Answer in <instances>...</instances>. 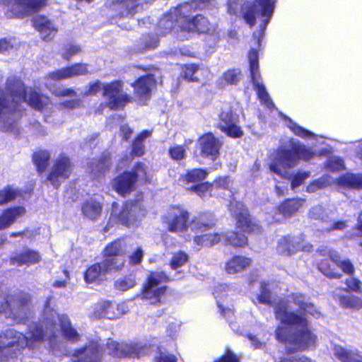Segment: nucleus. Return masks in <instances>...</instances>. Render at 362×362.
<instances>
[{"mask_svg": "<svg viewBox=\"0 0 362 362\" xmlns=\"http://www.w3.org/2000/svg\"><path fill=\"white\" fill-rule=\"evenodd\" d=\"M32 303L30 293L20 291L12 294H5L0 302V313L10 316L14 313H22L28 310Z\"/></svg>", "mask_w": 362, "mask_h": 362, "instance_id": "nucleus-16", "label": "nucleus"}, {"mask_svg": "<svg viewBox=\"0 0 362 362\" xmlns=\"http://www.w3.org/2000/svg\"><path fill=\"white\" fill-rule=\"evenodd\" d=\"M340 304L346 308H362V300L354 296H340L339 297Z\"/></svg>", "mask_w": 362, "mask_h": 362, "instance_id": "nucleus-52", "label": "nucleus"}, {"mask_svg": "<svg viewBox=\"0 0 362 362\" xmlns=\"http://www.w3.org/2000/svg\"><path fill=\"white\" fill-rule=\"evenodd\" d=\"M333 354L340 362H362V354L357 349H349L335 345L333 347Z\"/></svg>", "mask_w": 362, "mask_h": 362, "instance_id": "nucleus-33", "label": "nucleus"}, {"mask_svg": "<svg viewBox=\"0 0 362 362\" xmlns=\"http://www.w3.org/2000/svg\"><path fill=\"white\" fill-rule=\"evenodd\" d=\"M105 346L108 354L114 358H139V349L133 344L119 343L108 339Z\"/></svg>", "mask_w": 362, "mask_h": 362, "instance_id": "nucleus-24", "label": "nucleus"}, {"mask_svg": "<svg viewBox=\"0 0 362 362\" xmlns=\"http://www.w3.org/2000/svg\"><path fill=\"white\" fill-rule=\"evenodd\" d=\"M222 239L226 246L235 249L243 248L248 245V238L244 233L230 230L222 233Z\"/></svg>", "mask_w": 362, "mask_h": 362, "instance_id": "nucleus-32", "label": "nucleus"}, {"mask_svg": "<svg viewBox=\"0 0 362 362\" xmlns=\"http://www.w3.org/2000/svg\"><path fill=\"white\" fill-rule=\"evenodd\" d=\"M178 5L164 13L158 23L160 35L170 33L177 25L180 29L181 19L178 15Z\"/></svg>", "mask_w": 362, "mask_h": 362, "instance_id": "nucleus-25", "label": "nucleus"}, {"mask_svg": "<svg viewBox=\"0 0 362 362\" xmlns=\"http://www.w3.org/2000/svg\"><path fill=\"white\" fill-rule=\"evenodd\" d=\"M150 131L144 129L141 131L133 139L131 145L130 155L134 157H141L145 153V139L151 136Z\"/></svg>", "mask_w": 362, "mask_h": 362, "instance_id": "nucleus-36", "label": "nucleus"}, {"mask_svg": "<svg viewBox=\"0 0 362 362\" xmlns=\"http://www.w3.org/2000/svg\"><path fill=\"white\" fill-rule=\"evenodd\" d=\"M136 284V282L134 276L127 274L117 279L114 282V287L117 291H125L134 287Z\"/></svg>", "mask_w": 362, "mask_h": 362, "instance_id": "nucleus-48", "label": "nucleus"}, {"mask_svg": "<svg viewBox=\"0 0 362 362\" xmlns=\"http://www.w3.org/2000/svg\"><path fill=\"white\" fill-rule=\"evenodd\" d=\"M191 230L195 234L193 243L199 249L212 247L221 243L222 233H206L217 226L216 216L210 211H202L194 216L191 222Z\"/></svg>", "mask_w": 362, "mask_h": 362, "instance_id": "nucleus-4", "label": "nucleus"}, {"mask_svg": "<svg viewBox=\"0 0 362 362\" xmlns=\"http://www.w3.org/2000/svg\"><path fill=\"white\" fill-rule=\"evenodd\" d=\"M16 197V192L9 187L0 190V205L13 201Z\"/></svg>", "mask_w": 362, "mask_h": 362, "instance_id": "nucleus-58", "label": "nucleus"}, {"mask_svg": "<svg viewBox=\"0 0 362 362\" xmlns=\"http://www.w3.org/2000/svg\"><path fill=\"white\" fill-rule=\"evenodd\" d=\"M199 69V65L195 63L184 64L180 66V76L187 82H199V78L195 76Z\"/></svg>", "mask_w": 362, "mask_h": 362, "instance_id": "nucleus-43", "label": "nucleus"}, {"mask_svg": "<svg viewBox=\"0 0 362 362\" xmlns=\"http://www.w3.org/2000/svg\"><path fill=\"white\" fill-rule=\"evenodd\" d=\"M74 164L71 158L64 153L53 160L46 179L56 189L63 181L68 180L74 173Z\"/></svg>", "mask_w": 362, "mask_h": 362, "instance_id": "nucleus-14", "label": "nucleus"}, {"mask_svg": "<svg viewBox=\"0 0 362 362\" xmlns=\"http://www.w3.org/2000/svg\"><path fill=\"white\" fill-rule=\"evenodd\" d=\"M25 211L22 206H13L4 209L0 214V230L8 228L17 218L23 215Z\"/></svg>", "mask_w": 362, "mask_h": 362, "instance_id": "nucleus-34", "label": "nucleus"}, {"mask_svg": "<svg viewBox=\"0 0 362 362\" xmlns=\"http://www.w3.org/2000/svg\"><path fill=\"white\" fill-rule=\"evenodd\" d=\"M41 261V255L37 250L26 248L9 257L10 264L13 266H31Z\"/></svg>", "mask_w": 362, "mask_h": 362, "instance_id": "nucleus-26", "label": "nucleus"}, {"mask_svg": "<svg viewBox=\"0 0 362 362\" xmlns=\"http://www.w3.org/2000/svg\"><path fill=\"white\" fill-rule=\"evenodd\" d=\"M5 91L11 100L8 99L4 92L0 89V113H4L25 103L29 90L20 77L12 76L6 79Z\"/></svg>", "mask_w": 362, "mask_h": 362, "instance_id": "nucleus-9", "label": "nucleus"}, {"mask_svg": "<svg viewBox=\"0 0 362 362\" xmlns=\"http://www.w3.org/2000/svg\"><path fill=\"white\" fill-rule=\"evenodd\" d=\"M134 100L140 105H146L150 100L152 91L157 87L153 74H147L139 76L132 84Z\"/></svg>", "mask_w": 362, "mask_h": 362, "instance_id": "nucleus-19", "label": "nucleus"}, {"mask_svg": "<svg viewBox=\"0 0 362 362\" xmlns=\"http://www.w3.org/2000/svg\"><path fill=\"white\" fill-rule=\"evenodd\" d=\"M127 236L123 235L108 243L102 250L103 260L89 265L83 272L86 284H99L103 276L112 272H121L125 267L128 252Z\"/></svg>", "mask_w": 362, "mask_h": 362, "instance_id": "nucleus-2", "label": "nucleus"}, {"mask_svg": "<svg viewBox=\"0 0 362 362\" xmlns=\"http://www.w3.org/2000/svg\"><path fill=\"white\" fill-rule=\"evenodd\" d=\"M88 66V64L81 62L66 66L69 78L78 76L88 75L90 74Z\"/></svg>", "mask_w": 362, "mask_h": 362, "instance_id": "nucleus-50", "label": "nucleus"}, {"mask_svg": "<svg viewBox=\"0 0 362 362\" xmlns=\"http://www.w3.org/2000/svg\"><path fill=\"white\" fill-rule=\"evenodd\" d=\"M214 0H188L178 5V9L190 11L208 8Z\"/></svg>", "mask_w": 362, "mask_h": 362, "instance_id": "nucleus-44", "label": "nucleus"}, {"mask_svg": "<svg viewBox=\"0 0 362 362\" xmlns=\"http://www.w3.org/2000/svg\"><path fill=\"white\" fill-rule=\"evenodd\" d=\"M291 298L293 303L298 305L300 310L303 312H306L313 316H316L320 314L316 310L312 303H308L305 300V296L303 294L299 293H291Z\"/></svg>", "mask_w": 362, "mask_h": 362, "instance_id": "nucleus-41", "label": "nucleus"}, {"mask_svg": "<svg viewBox=\"0 0 362 362\" xmlns=\"http://www.w3.org/2000/svg\"><path fill=\"white\" fill-rule=\"evenodd\" d=\"M162 221L168 232H186L189 226V212L180 205H172L163 216Z\"/></svg>", "mask_w": 362, "mask_h": 362, "instance_id": "nucleus-15", "label": "nucleus"}, {"mask_svg": "<svg viewBox=\"0 0 362 362\" xmlns=\"http://www.w3.org/2000/svg\"><path fill=\"white\" fill-rule=\"evenodd\" d=\"M103 209V204L93 198L86 199L81 204L82 215L93 221L98 220L100 217Z\"/></svg>", "mask_w": 362, "mask_h": 362, "instance_id": "nucleus-31", "label": "nucleus"}, {"mask_svg": "<svg viewBox=\"0 0 362 362\" xmlns=\"http://www.w3.org/2000/svg\"><path fill=\"white\" fill-rule=\"evenodd\" d=\"M170 157L174 160H181L186 156V151L182 145H175L168 149Z\"/></svg>", "mask_w": 362, "mask_h": 362, "instance_id": "nucleus-56", "label": "nucleus"}, {"mask_svg": "<svg viewBox=\"0 0 362 362\" xmlns=\"http://www.w3.org/2000/svg\"><path fill=\"white\" fill-rule=\"evenodd\" d=\"M274 315L283 325L300 327V329L289 334L282 326H278L275 329L276 340L291 346L286 349L287 354L316 347L317 337L310 329L309 321L305 316L289 310L287 301L281 299L276 303L274 306Z\"/></svg>", "mask_w": 362, "mask_h": 362, "instance_id": "nucleus-1", "label": "nucleus"}, {"mask_svg": "<svg viewBox=\"0 0 362 362\" xmlns=\"http://www.w3.org/2000/svg\"><path fill=\"white\" fill-rule=\"evenodd\" d=\"M313 245L305 242V235L300 233L298 235L287 234L283 235L276 243L277 253L282 256L290 257L298 252H308Z\"/></svg>", "mask_w": 362, "mask_h": 362, "instance_id": "nucleus-18", "label": "nucleus"}, {"mask_svg": "<svg viewBox=\"0 0 362 362\" xmlns=\"http://www.w3.org/2000/svg\"><path fill=\"white\" fill-rule=\"evenodd\" d=\"M111 158L109 154H103L98 159L95 167L99 173H105L110 170Z\"/></svg>", "mask_w": 362, "mask_h": 362, "instance_id": "nucleus-55", "label": "nucleus"}, {"mask_svg": "<svg viewBox=\"0 0 362 362\" xmlns=\"http://www.w3.org/2000/svg\"><path fill=\"white\" fill-rule=\"evenodd\" d=\"M209 175V173L206 169L197 168L187 170L186 173L182 175L181 180L187 183L198 184L202 182Z\"/></svg>", "mask_w": 362, "mask_h": 362, "instance_id": "nucleus-40", "label": "nucleus"}, {"mask_svg": "<svg viewBox=\"0 0 362 362\" xmlns=\"http://www.w3.org/2000/svg\"><path fill=\"white\" fill-rule=\"evenodd\" d=\"M158 37L151 35H146L142 38V46L144 49H154L158 45Z\"/></svg>", "mask_w": 362, "mask_h": 362, "instance_id": "nucleus-62", "label": "nucleus"}, {"mask_svg": "<svg viewBox=\"0 0 362 362\" xmlns=\"http://www.w3.org/2000/svg\"><path fill=\"white\" fill-rule=\"evenodd\" d=\"M214 362H239V358L230 349H226L224 354Z\"/></svg>", "mask_w": 362, "mask_h": 362, "instance_id": "nucleus-64", "label": "nucleus"}, {"mask_svg": "<svg viewBox=\"0 0 362 362\" xmlns=\"http://www.w3.org/2000/svg\"><path fill=\"white\" fill-rule=\"evenodd\" d=\"M47 78L54 81L69 78L66 66L49 72Z\"/></svg>", "mask_w": 362, "mask_h": 362, "instance_id": "nucleus-57", "label": "nucleus"}, {"mask_svg": "<svg viewBox=\"0 0 362 362\" xmlns=\"http://www.w3.org/2000/svg\"><path fill=\"white\" fill-rule=\"evenodd\" d=\"M59 320L63 337L68 341L78 342L80 340V335L72 327L70 320L66 316H62Z\"/></svg>", "mask_w": 362, "mask_h": 362, "instance_id": "nucleus-39", "label": "nucleus"}, {"mask_svg": "<svg viewBox=\"0 0 362 362\" xmlns=\"http://www.w3.org/2000/svg\"><path fill=\"white\" fill-rule=\"evenodd\" d=\"M33 25L41 33L44 32H57V29L52 27L51 21L45 16H37L33 18Z\"/></svg>", "mask_w": 362, "mask_h": 362, "instance_id": "nucleus-45", "label": "nucleus"}, {"mask_svg": "<svg viewBox=\"0 0 362 362\" xmlns=\"http://www.w3.org/2000/svg\"><path fill=\"white\" fill-rule=\"evenodd\" d=\"M276 0H253L252 2L245 1L240 7V14L245 23L250 28L255 25L256 13L263 17V20L259 26L257 44L261 45V40L264 36L267 25L270 22L275 9Z\"/></svg>", "mask_w": 362, "mask_h": 362, "instance_id": "nucleus-5", "label": "nucleus"}, {"mask_svg": "<svg viewBox=\"0 0 362 362\" xmlns=\"http://www.w3.org/2000/svg\"><path fill=\"white\" fill-rule=\"evenodd\" d=\"M81 51V49L79 45L69 44L64 47L62 57L64 60L69 62L74 56L78 54Z\"/></svg>", "mask_w": 362, "mask_h": 362, "instance_id": "nucleus-54", "label": "nucleus"}, {"mask_svg": "<svg viewBox=\"0 0 362 362\" xmlns=\"http://www.w3.org/2000/svg\"><path fill=\"white\" fill-rule=\"evenodd\" d=\"M103 354L102 344L90 339L83 346L76 349L73 356L76 358L74 362H102Z\"/></svg>", "mask_w": 362, "mask_h": 362, "instance_id": "nucleus-21", "label": "nucleus"}, {"mask_svg": "<svg viewBox=\"0 0 362 362\" xmlns=\"http://www.w3.org/2000/svg\"><path fill=\"white\" fill-rule=\"evenodd\" d=\"M23 334L13 329H8L0 333V352L10 350L11 357H16L21 354L23 346L21 344Z\"/></svg>", "mask_w": 362, "mask_h": 362, "instance_id": "nucleus-22", "label": "nucleus"}, {"mask_svg": "<svg viewBox=\"0 0 362 362\" xmlns=\"http://www.w3.org/2000/svg\"><path fill=\"white\" fill-rule=\"evenodd\" d=\"M178 15L181 19L180 31L182 33L201 35H211L214 29L209 19L202 14H196L190 17V11L178 9Z\"/></svg>", "mask_w": 362, "mask_h": 362, "instance_id": "nucleus-13", "label": "nucleus"}, {"mask_svg": "<svg viewBox=\"0 0 362 362\" xmlns=\"http://www.w3.org/2000/svg\"><path fill=\"white\" fill-rule=\"evenodd\" d=\"M276 362H315L310 357L305 355H294L281 356Z\"/></svg>", "mask_w": 362, "mask_h": 362, "instance_id": "nucleus-60", "label": "nucleus"}, {"mask_svg": "<svg viewBox=\"0 0 362 362\" xmlns=\"http://www.w3.org/2000/svg\"><path fill=\"white\" fill-rule=\"evenodd\" d=\"M288 148L281 146L276 150V156L269 164V170L282 175V169L293 168L300 160L308 161L316 156L310 148L293 138L288 140Z\"/></svg>", "mask_w": 362, "mask_h": 362, "instance_id": "nucleus-3", "label": "nucleus"}, {"mask_svg": "<svg viewBox=\"0 0 362 362\" xmlns=\"http://www.w3.org/2000/svg\"><path fill=\"white\" fill-rule=\"evenodd\" d=\"M337 184L346 189H362V174L346 173L337 178Z\"/></svg>", "mask_w": 362, "mask_h": 362, "instance_id": "nucleus-35", "label": "nucleus"}, {"mask_svg": "<svg viewBox=\"0 0 362 362\" xmlns=\"http://www.w3.org/2000/svg\"><path fill=\"white\" fill-rule=\"evenodd\" d=\"M241 76V70L238 68H233L224 71L221 78L227 85H236L240 81Z\"/></svg>", "mask_w": 362, "mask_h": 362, "instance_id": "nucleus-49", "label": "nucleus"}, {"mask_svg": "<svg viewBox=\"0 0 362 362\" xmlns=\"http://www.w3.org/2000/svg\"><path fill=\"white\" fill-rule=\"evenodd\" d=\"M252 263L250 257L235 255L227 260L225 264V271L228 274H236L245 271Z\"/></svg>", "mask_w": 362, "mask_h": 362, "instance_id": "nucleus-28", "label": "nucleus"}, {"mask_svg": "<svg viewBox=\"0 0 362 362\" xmlns=\"http://www.w3.org/2000/svg\"><path fill=\"white\" fill-rule=\"evenodd\" d=\"M288 127L291 130V132L297 136H299L303 139H309V138H315V135L313 132L308 131V129L300 127L298 124L292 122L290 119V122L288 124Z\"/></svg>", "mask_w": 362, "mask_h": 362, "instance_id": "nucleus-53", "label": "nucleus"}, {"mask_svg": "<svg viewBox=\"0 0 362 362\" xmlns=\"http://www.w3.org/2000/svg\"><path fill=\"white\" fill-rule=\"evenodd\" d=\"M170 281V278L163 271H151L147 275L141 289L139 297L150 305H158L163 303L168 287L160 284Z\"/></svg>", "mask_w": 362, "mask_h": 362, "instance_id": "nucleus-7", "label": "nucleus"}, {"mask_svg": "<svg viewBox=\"0 0 362 362\" xmlns=\"http://www.w3.org/2000/svg\"><path fill=\"white\" fill-rule=\"evenodd\" d=\"M139 202V200L136 199L125 200L120 209H119L118 202H112L110 219L127 228L136 225L138 222L136 211L141 210Z\"/></svg>", "mask_w": 362, "mask_h": 362, "instance_id": "nucleus-11", "label": "nucleus"}, {"mask_svg": "<svg viewBox=\"0 0 362 362\" xmlns=\"http://www.w3.org/2000/svg\"><path fill=\"white\" fill-rule=\"evenodd\" d=\"M236 228L246 235L259 234L263 231L260 222L252 216L247 206L236 203V209L232 212Z\"/></svg>", "mask_w": 362, "mask_h": 362, "instance_id": "nucleus-17", "label": "nucleus"}, {"mask_svg": "<svg viewBox=\"0 0 362 362\" xmlns=\"http://www.w3.org/2000/svg\"><path fill=\"white\" fill-rule=\"evenodd\" d=\"M140 173L144 180H148L147 166L143 162L138 161L132 170H125L111 180L112 189L120 197H127L136 189Z\"/></svg>", "mask_w": 362, "mask_h": 362, "instance_id": "nucleus-6", "label": "nucleus"}, {"mask_svg": "<svg viewBox=\"0 0 362 362\" xmlns=\"http://www.w3.org/2000/svg\"><path fill=\"white\" fill-rule=\"evenodd\" d=\"M257 299L260 304L268 305L273 304L272 294L268 282L262 281L260 283L259 293L257 295Z\"/></svg>", "mask_w": 362, "mask_h": 362, "instance_id": "nucleus-46", "label": "nucleus"}, {"mask_svg": "<svg viewBox=\"0 0 362 362\" xmlns=\"http://www.w3.org/2000/svg\"><path fill=\"white\" fill-rule=\"evenodd\" d=\"M25 103L33 110L41 112L51 104V99L48 95L30 88Z\"/></svg>", "mask_w": 362, "mask_h": 362, "instance_id": "nucleus-30", "label": "nucleus"}, {"mask_svg": "<svg viewBox=\"0 0 362 362\" xmlns=\"http://www.w3.org/2000/svg\"><path fill=\"white\" fill-rule=\"evenodd\" d=\"M199 153L203 158L216 160L220 156L223 143L211 132H206L200 136L197 140Z\"/></svg>", "mask_w": 362, "mask_h": 362, "instance_id": "nucleus-23", "label": "nucleus"}, {"mask_svg": "<svg viewBox=\"0 0 362 362\" xmlns=\"http://www.w3.org/2000/svg\"><path fill=\"white\" fill-rule=\"evenodd\" d=\"M214 188V185L210 182H202L201 183L195 184L188 188V190L195 193L201 198H204L206 196H211V192Z\"/></svg>", "mask_w": 362, "mask_h": 362, "instance_id": "nucleus-47", "label": "nucleus"}, {"mask_svg": "<svg viewBox=\"0 0 362 362\" xmlns=\"http://www.w3.org/2000/svg\"><path fill=\"white\" fill-rule=\"evenodd\" d=\"M50 153L47 150L40 149L32 155V161L38 174H42L47 170L50 160Z\"/></svg>", "mask_w": 362, "mask_h": 362, "instance_id": "nucleus-37", "label": "nucleus"}, {"mask_svg": "<svg viewBox=\"0 0 362 362\" xmlns=\"http://www.w3.org/2000/svg\"><path fill=\"white\" fill-rule=\"evenodd\" d=\"M93 313L95 317L99 319L106 317L112 320L115 318L112 303L108 300L98 302L94 306Z\"/></svg>", "mask_w": 362, "mask_h": 362, "instance_id": "nucleus-38", "label": "nucleus"}, {"mask_svg": "<svg viewBox=\"0 0 362 362\" xmlns=\"http://www.w3.org/2000/svg\"><path fill=\"white\" fill-rule=\"evenodd\" d=\"M308 172H298L294 174L291 177V189H295L300 186L305 182V180L309 177Z\"/></svg>", "mask_w": 362, "mask_h": 362, "instance_id": "nucleus-59", "label": "nucleus"}, {"mask_svg": "<svg viewBox=\"0 0 362 362\" xmlns=\"http://www.w3.org/2000/svg\"><path fill=\"white\" fill-rule=\"evenodd\" d=\"M144 252L141 247H138L129 255V264L132 266L139 264L144 258Z\"/></svg>", "mask_w": 362, "mask_h": 362, "instance_id": "nucleus-61", "label": "nucleus"}, {"mask_svg": "<svg viewBox=\"0 0 362 362\" xmlns=\"http://www.w3.org/2000/svg\"><path fill=\"white\" fill-rule=\"evenodd\" d=\"M317 267L320 272L329 279H340L342 276L341 273L336 271L334 264L329 259H320Z\"/></svg>", "mask_w": 362, "mask_h": 362, "instance_id": "nucleus-42", "label": "nucleus"}, {"mask_svg": "<svg viewBox=\"0 0 362 362\" xmlns=\"http://www.w3.org/2000/svg\"><path fill=\"white\" fill-rule=\"evenodd\" d=\"M122 86L118 81H112L103 86V95L108 98L106 106L112 110H121L133 101L128 94H120Z\"/></svg>", "mask_w": 362, "mask_h": 362, "instance_id": "nucleus-20", "label": "nucleus"}, {"mask_svg": "<svg viewBox=\"0 0 362 362\" xmlns=\"http://www.w3.org/2000/svg\"><path fill=\"white\" fill-rule=\"evenodd\" d=\"M249 69L251 82L256 90L257 95L261 104L271 112H276L277 108L270 98L264 86L259 82L261 78L259 71V56L256 49H252L248 52Z\"/></svg>", "mask_w": 362, "mask_h": 362, "instance_id": "nucleus-10", "label": "nucleus"}, {"mask_svg": "<svg viewBox=\"0 0 362 362\" xmlns=\"http://www.w3.org/2000/svg\"><path fill=\"white\" fill-rule=\"evenodd\" d=\"M217 127L230 138L237 139L243 136V131L234 121L233 115H221Z\"/></svg>", "mask_w": 362, "mask_h": 362, "instance_id": "nucleus-27", "label": "nucleus"}, {"mask_svg": "<svg viewBox=\"0 0 362 362\" xmlns=\"http://www.w3.org/2000/svg\"><path fill=\"white\" fill-rule=\"evenodd\" d=\"M305 203L303 198H287L279 204L276 210L284 218H288L296 214Z\"/></svg>", "mask_w": 362, "mask_h": 362, "instance_id": "nucleus-29", "label": "nucleus"}, {"mask_svg": "<svg viewBox=\"0 0 362 362\" xmlns=\"http://www.w3.org/2000/svg\"><path fill=\"white\" fill-rule=\"evenodd\" d=\"M0 4L8 8L9 18H23L40 11L47 5V0H0Z\"/></svg>", "mask_w": 362, "mask_h": 362, "instance_id": "nucleus-12", "label": "nucleus"}, {"mask_svg": "<svg viewBox=\"0 0 362 362\" xmlns=\"http://www.w3.org/2000/svg\"><path fill=\"white\" fill-rule=\"evenodd\" d=\"M189 259V256L182 250L175 252L169 262L172 269H176L185 265Z\"/></svg>", "mask_w": 362, "mask_h": 362, "instance_id": "nucleus-51", "label": "nucleus"}, {"mask_svg": "<svg viewBox=\"0 0 362 362\" xmlns=\"http://www.w3.org/2000/svg\"><path fill=\"white\" fill-rule=\"evenodd\" d=\"M27 335L23 334L22 339L23 349L26 347L34 349L41 344L48 341L49 345L54 344L57 338L56 322L54 321L36 322L27 329Z\"/></svg>", "mask_w": 362, "mask_h": 362, "instance_id": "nucleus-8", "label": "nucleus"}, {"mask_svg": "<svg viewBox=\"0 0 362 362\" xmlns=\"http://www.w3.org/2000/svg\"><path fill=\"white\" fill-rule=\"evenodd\" d=\"M337 267L347 275L352 276L354 274V266L349 259L341 260V262H339V265Z\"/></svg>", "mask_w": 362, "mask_h": 362, "instance_id": "nucleus-63", "label": "nucleus"}]
</instances>
